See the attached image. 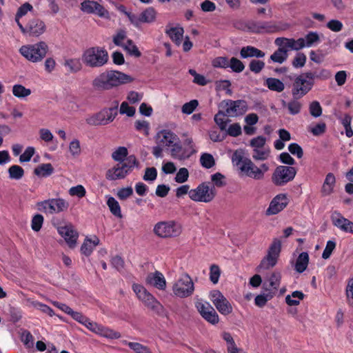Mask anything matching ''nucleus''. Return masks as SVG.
Returning <instances> with one entry per match:
<instances>
[{
    "instance_id": "1",
    "label": "nucleus",
    "mask_w": 353,
    "mask_h": 353,
    "mask_svg": "<svg viewBox=\"0 0 353 353\" xmlns=\"http://www.w3.org/2000/svg\"><path fill=\"white\" fill-rule=\"evenodd\" d=\"M232 162L242 175L254 180L263 179L265 172L269 170V165L267 163H263L260 167H257L250 159L243 157L241 150L234 152Z\"/></svg>"
},
{
    "instance_id": "2",
    "label": "nucleus",
    "mask_w": 353,
    "mask_h": 353,
    "mask_svg": "<svg viewBox=\"0 0 353 353\" xmlns=\"http://www.w3.org/2000/svg\"><path fill=\"white\" fill-rule=\"evenodd\" d=\"M134 79L118 70H105L97 76L92 81L97 90H109L121 85L131 83Z\"/></svg>"
},
{
    "instance_id": "3",
    "label": "nucleus",
    "mask_w": 353,
    "mask_h": 353,
    "mask_svg": "<svg viewBox=\"0 0 353 353\" xmlns=\"http://www.w3.org/2000/svg\"><path fill=\"white\" fill-rule=\"evenodd\" d=\"M83 62L90 68H100L109 60V55L104 47L92 46L87 48L82 54Z\"/></svg>"
},
{
    "instance_id": "4",
    "label": "nucleus",
    "mask_w": 353,
    "mask_h": 353,
    "mask_svg": "<svg viewBox=\"0 0 353 353\" xmlns=\"http://www.w3.org/2000/svg\"><path fill=\"white\" fill-rule=\"evenodd\" d=\"M183 228L180 223L174 220L161 221L154 225L152 232L161 239L176 238L182 233Z\"/></svg>"
},
{
    "instance_id": "5",
    "label": "nucleus",
    "mask_w": 353,
    "mask_h": 353,
    "mask_svg": "<svg viewBox=\"0 0 353 353\" xmlns=\"http://www.w3.org/2000/svg\"><path fill=\"white\" fill-rule=\"evenodd\" d=\"M132 290L137 299L151 311L158 315H163L165 312L163 305L143 285L134 283Z\"/></svg>"
},
{
    "instance_id": "6",
    "label": "nucleus",
    "mask_w": 353,
    "mask_h": 353,
    "mask_svg": "<svg viewBox=\"0 0 353 353\" xmlns=\"http://www.w3.org/2000/svg\"><path fill=\"white\" fill-rule=\"evenodd\" d=\"M48 51V46L45 41L23 46L19 49L20 54L27 60L37 63L41 61Z\"/></svg>"
},
{
    "instance_id": "7",
    "label": "nucleus",
    "mask_w": 353,
    "mask_h": 353,
    "mask_svg": "<svg viewBox=\"0 0 353 353\" xmlns=\"http://www.w3.org/2000/svg\"><path fill=\"white\" fill-rule=\"evenodd\" d=\"M137 165L134 157H129L125 162L118 163L116 165L107 170L105 177L110 181H116L124 179Z\"/></svg>"
},
{
    "instance_id": "8",
    "label": "nucleus",
    "mask_w": 353,
    "mask_h": 353,
    "mask_svg": "<svg viewBox=\"0 0 353 353\" xmlns=\"http://www.w3.org/2000/svg\"><path fill=\"white\" fill-rule=\"evenodd\" d=\"M69 206V202L61 197L46 199L37 203V210L47 214H60L67 211Z\"/></svg>"
},
{
    "instance_id": "9",
    "label": "nucleus",
    "mask_w": 353,
    "mask_h": 353,
    "mask_svg": "<svg viewBox=\"0 0 353 353\" xmlns=\"http://www.w3.org/2000/svg\"><path fill=\"white\" fill-rule=\"evenodd\" d=\"M314 85L312 71L302 73L295 78L292 94L295 98L302 97L312 90Z\"/></svg>"
},
{
    "instance_id": "10",
    "label": "nucleus",
    "mask_w": 353,
    "mask_h": 353,
    "mask_svg": "<svg viewBox=\"0 0 353 353\" xmlns=\"http://www.w3.org/2000/svg\"><path fill=\"white\" fill-rule=\"evenodd\" d=\"M216 195L215 188L206 182L200 183L189 192L190 199L195 202L210 203L214 200Z\"/></svg>"
},
{
    "instance_id": "11",
    "label": "nucleus",
    "mask_w": 353,
    "mask_h": 353,
    "mask_svg": "<svg viewBox=\"0 0 353 353\" xmlns=\"http://www.w3.org/2000/svg\"><path fill=\"white\" fill-rule=\"evenodd\" d=\"M281 250V241L278 239H274L268 248V254L261 260L259 265L258 266V272L269 270L275 266L277 263Z\"/></svg>"
},
{
    "instance_id": "12",
    "label": "nucleus",
    "mask_w": 353,
    "mask_h": 353,
    "mask_svg": "<svg viewBox=\"0 0 353 353\" xmlns=\"http://www.w3.org/2000/svg\"><path fill=\"white\" fill-rule=\"evenodd\" d=\"M118 103L114 107L105 108L97 114L88 117L86 123L90 125H105L114 121L118 114Z\"/></svg>"
},
{
    "instance_id": "13",
    "label": "nucleus",
    "mask_w": 353,
    "mask_h": 353,
    "mask_svg": "<svg viewBox=\"0 0 353 353\" xmlns=\"http://www.w3.org/2000/svg\"><path fill=\"white\" fill-rule=\"evenodd\" d=\"M290 27L284 21H259L250 25V29L256 33H274L288 30Z\"/></svg>"
},
{
    "instance_id": "14",
    "label": "nucleus",
    "mask_w": 353,
    "mask_h": 353,
    "mask_svg": "<svg viewBox=\"0 0 353 353\" xmlns=\"http://www.w3.org/2000/svg\"><path fill=\"white\" fill-rule=\"evenodd\" d=\"M250 145L252 149V157L255 161H265L270 156V149L266 145V138L258 136L252 139Z\"/></svg>"
},
{
    "instance_id": "15",
    "label": "nucleus",
    "mask_w": 353,
    "mask_h": 353,
    "mask_svg": "<svg viewBox=\"0 0 353 353\" xmlns=\"http://www.w3.org/2000/svg\"><path fill=\"white\" fill-rule=\"evenodd\" d=\"M296 174V170L292 166L279 165L272 175V181L276 186H283L292 181Z\"/></svg>"
},
{
    "instance_id": "16",
    "label": "nucleus",
    "mask_w": 353,
    "mask_h": 353,
    "mask_svg": "<svg viewBox=\"0 0 353 353\" xmlns=\"http://www.w3.org/2000/svg\"><path fill=\"white\" fill-rule=\"evenodd\" d=\"M194 290V283L188 274L182 275L172 286L173 293L180 298L191 296Z\"/></svg>"
},
{
    "instance_id": "17",
    "label": "nucleus",
    "mask_w": 353,
    "mask_h": 353,
    "mask_svg": "<svg viewBox=\"0 0 353 353\" xmlns=\"http://www.w3.org/2000/svg\"><path fill=\"white\" fill-rule=\"evenodd\" d=\"M210 299L221 314L228 315L232 312L231 303L220 291L212 290L210 293Z\"/></svg>"
},
{
    "instance_id": "18",
    "label": "nucleus",
    "mask_w": 353,
    "mask_h": 353,
    "mask_svg": "<svg viewBox=\"0 0 353 353\" xmlns=\"http://www.w3.org/2000/svg\"><path fill=\"white\" fill-rule=\"evenodd\" d=\"M19 28L25 34L32 37H39L46 32V26L40 19L32 18L25 27L22 24H19Z\"/></svg>"
},
{
    "instance_id": "19",
    "label": "nucleus",
    "mask_w": 353,
    "mask_h": 353,
    "mask_svg": "<svg viewBox=\"0 0 353 353\" xmlns=\"http://www.w3.org/2000/svg\"><path fill=\"white\" fill-rule=\"evenodd\" d=\"M195 306L201 316L205 321L212 325H215L219 323V315L208 302L200 300L196 302Z\"/></svg>"
},
{
    "instance_id": "20",
    "label": "nucleus",
    "mask_w": 353,
    "mask_h": 353,
    "mask_svg": "<svg viewBox=\"0 0 353 353\" xmlns=\"http://www.w3.org/2000/svg\"><path fill=\"white\" fill-rule=\"evenodd\" d=\"M57 232L64 239L70 248L74 249L77 247L79 232L72 223L59 226L57 228Z\"/></svg>"
},
{
    "instance_id": "21",
    "label": "nucleus",
    "mask_w": 353,
    "mask_h": 353,
    "mask_svg": "<svg viewBox=\"0 0 353 353\" xmlns=\"http://www.w3.org/2000/svg\"><path fill=\"white\" fill-rule=\"evenodd\" d=\"M225 110L226 115L230 117H234L243 115L248 110V105L244 100H226L224 101Z\"/></svg>"
},
{
    "instance_id": "22",
    "label": "nucleus",
    "mask_w": 353,
    "mask_h": 353,
    "mask_svg": "<svg viewBox=\"0 0 353 353\" xmlns=\"http://www.w3.org/2000/svg\"><path fill=\"white\" fill-rule=\"evenodd\" d=\"M83 325L90 331L108 339H119L121 336L120 333L107 327H104L100 324H98L97 323L91 321L88 318L86 321V323H85Z\"/></svg>"
},
{
    "instance_id": "23",
    "label": "nucleus",
    "mask_w": 353,
    "mask_h": 353,
    "mask_svg": "<svg viewBox=\"0 0 353 353\" xmlns=\"http://www.w3.org/2000/svg\"><path fill=\"white\" fill-rule=\"evenodd\" d=\"M288 199L285 194H279L271 201L266 213L268 215L276 214L282 211L288 204Z\"/></svg>"
},
{
    "instance_id": "24",
    "label": "nucleus",
    "mask_w": 353,
    "mask_h": 353,
    "mask_svg": "<svg viewBox=\"0 0 353 353\" xmlns=\"http://www.w3.org/2000/svg\"><path fill=\"white\" fill-rule=\"evenodd\" d=\"M81 10L84 12L94 13L101 17H108V12L103 6L94 1L85 0L81 3Z\"/></svg>"
},
{
    "instance_id": "25",
    "label": "nucleus",
    "mask_w": 353,
    "mask_h": 353,
    "mask_svg": "<svg viewBox=\"0 0 353 353\" xmlns=\"http://www.w3.org/2000/svg\"><path fill=\"white\" fill-rule=\"evenodd\" d=\"M331 220L333 225L341 231L353 234V222L343 216L339 212H333Z\"/></svg>"
},
{
    "instance_id": "26",
    "label": "nucleus",
    "mask_w": 353,
    "mask_h": 353,
    "mask_svg": "<svg viewBox=\"0 0 353 353\" xmlns=\"http://www.w3.org/2000/svg\"><path fill=\"white\" fill-rule=\"evenodd\" d=\"M146 283L160 290H164L166 288V281L163 274L159 271H155L148 274Z\"/></svg>"
},
{
    "instance_id": "27",
    "label": "nucleus",
    "mask_w": 353,
    "mask_h": 353,
    "mask_svg": "<svg viewBox=\"0 0 353 353\" xmlns=\"http://www.w3.org/2000/svg\"><path fill=\"white\" fill-rule=\"evenodd\" d=\"M177 139V136L168 130H161L157 135V143L163 146L171 147Z\"/></svg>"
},
{
    "instance_id": "28",
    "label": "nucleus",
    "mask_w": 353,
    "mask_h": 353,
    "mask_svg": "<svg viewBox=\"0 0 353 353\" xmlns=\"http://www.w3.org/2000/svg\"><path fill=\"white\" fill-rule=\"evenodd\" d=\"M99 243V239L97 236H93L92 238L86 236L80 248L81 254L85 256H90Z\"/></svg>"
},
{
    "instance_id": "29",
    "label": "nucleus",
    "mask_w": 353,
    "mask_h": 353,
    "mask_svg": "<svg viewBox=\"0 0 353 353\" xmlns=\"http://www.w3.org/2000/svg\"><path fill=\"white\" fill-rule=\"evenodd\" d=\"M336 184V178L332 173H328L321 188V194L323 196H329L334 192Z\"/></svg>"
},
{
    "instance_id": "30",
    "label": "nucleus",
    "mask_w": 353,
    "mask_h": 353,
    "mask_svg": "<svg viewBox=\"0 0 353 353\" xmlns=\"http://www.w3.org/2000/svg\"><path fill=\"white\" fill-rule=\"evenodd\" d=\"M171 147L172 157L179 160L188 159L194 153V151H188L186 149H183L179 143H174Z\"/></svg>"
},
{
    "instance_id": "31",
    "label": "nucleus",
    "mask_w": 353,
    "mask_h": 353,
    "mask_svg": "<svg viewBox=\"0 0 353 353\" xmlns=\"http://www.w3.org/2000/svg\"><path fill=\"white\" fill-rule=\"evenodd\" d=\"M240 55L243 59L248 57L261 58L265 56V53L255 47L248 46L241 48Z\"/></svg>"
},
{
    "instance_id": "32",
    "label": "nucleus",
    "mask_w": 353,
    "mask_h": 353,
    "mask_svg": "<svg viewBox=\"0 0 353 353\" xmlns=\"http://www.w3.org/2000/svg\"><path fill=\"white\" fill-rule=\"evenodd\" d=\"M264 85L266 86L269 90L281 92L285 89V84L283 81L276 78L269 77L265 80Z\"/></svg>"
},
{
    "instance_id": "33",
    "label": "nucleus",
    "mask_w": 353,
    "mask_h": 353,
    "mask_svg": "<svg viewBox=\"0 0 353 353\" xmlns=\"http://www.w3.org/2000/svg\"><path fill=\"white\" fill-rule=\"evenodd\" d=\"M166 34L177 46H179L182 41V37L184 32L181 27H172L166 29Z\"/></svg>"
},
{
    "instance_id": "34",
    "label": "nucleus",
    "mask_w": 353,
    "mask_h": 353,
    "mask_svg": "<svg viewBox=\"0 0 353 353\" xmlns=\"http://www.w3.org/2000/svg\"><path fill=\"white\" fill-rule=\"evenodd\" d=\"M309 263V255L307 252H301L296 259L294 269L299 273L303 272Z\"/></svg>"
},
{
    "instance_id": "35",
    "label": "nucleus",
    "mask_w": 353,
    "mask_h": 353,
    "mask_svg": "<svg viewBox=\"0 0 353 353\" xmlns=\"http://www.w3.org/2000/svg\"><path fill=\"white\" fill-rule=\"evenodd\" d=\"M54 172V168L50 163H43L38 165L34 170V173L39 177H47L51 175Z\"/></svg>"
},
{
    "instance_id": "36",
    "label": "nucleus",
    "mask_w": 353,
    "mask_h": 353,
    "mask_svg": "<svg viewBox=\"0 0 353 353\" xmlns=\"http://www.w3.org/2000/svg\"><path fill=\"white\" fill-rule=\"evenodd\" d=\"M107 205L113 215L119 218L122 217L120 205L114 197L108 196Z\"/></svg>"
},
{
    "instance_id": "37",
    "label": "nucleus",
    "mask_w": 353,
    "mask_h": 353,
    "mask_svg": "<svg viewBox=\"0 0 353 353\" xmlns=\"http://www.w3.org/2000/svg\"><path fill=\"white\" fill-rule=\"evenodd\" d=\"M305 295L301 291H294L291 295H287L285 302L288 305H298L300 301L303 299Z\"/></svg>"
},
{
    "instance_id": "38",
    "label": "nucleus",
    "mask_w": 353,
    "mask_h": 353,
    "mask_svg": "<svg viewBox=\"0 0 353 353\" xmlns=\"http://www.w3.org/2000/svg\"><path fill=\"white\" fill-rule=\"evenodd\" d=\"M155 10L152 8H149L141 13L138 21L142 23H152L155 20Z\"/></svg>"
},
{
    "instance_id": "39",
    "label": "nucleus",
    "mask_w": 353,
    "mask_h": 353,
    "mask_svg": "<svg viewBox=\"0 0 353 353\" xmlns=\"http://www.w3.org/2000/svg\"><path fill=\"white\" fill-rule=\"evenodd\" d=\"M64 66L72 73L80 71L82 68V64L79 59H68L64 62Z\"/></svg>"
},
{
    "instance_id": "40",
    "label": "nucleus",
    "mask_w": 353,
    "mask_h": 353,
    "mask_svg": "<svg viewBox=\"0 0 353 353\" xmlns=\"http://www.w3.org/2000/svg\"><path fill=\"white\" fill-rule=\"evenodd\" d=\"M31 92L30 89L26 88L20 84H16L12 87L13 95L19 99H23L28 97Z\"/></svg>"
},
{
    "instance_id": "41",
    "label": "nucleus",
    "mask_w": 353,
    "mask_h": 353,
    "mask_svg": "<svg viewBox=\"0 0 353 353\" xmlns=\"http://www.w3.org/2000/svg\"><path fill=\"white\" fill-rule=\"evenodd\" d=\"M281 281V274L280 272L275 271L273 272L270 277L268 278V283L270 290H277L279 287L280 286Z\"/></svg>"
},
{
    "instance_id": "42",
    "label": "nucleus",
    "mask_w": 353,
    "mask_h": 353,
    "mask_svg": "<svg viewBox=\"0 0 353 353\" xmlns=\"http://www.w3.org/2000/svg\"><path fill=\"white\" fill-rule=\"evenodd\" d=\"M8 174H9V178L10 179L19 180L24 175V170H23V169L21 166H19L18 165H11L8 168Z\"/></svg>"
},
{
    "instance_id": "43",
    "label": "nucleus",
    "mask_w": 353,
    "mask_h": 353,
    "mask_svg": "<svg viewBox=\"0 0 353 353\" xmlns=\"http://www.w3.org/2000/svg\"><path fill=\"white\" fill-rule=\"evenodd\" d=\"M288 57V53L285 50L278 48L270 57V60L276 63L281 64L285 62Z\"/></svg>"
},
{
    "instance_id": "44",
    "label": "nucleus",
    "mask_w": 353,
    "mask_h": 353,
    "mask_svg": "<svg viewBox=\"0 0 353 353\" xmlns=\"http://www.w3.org/2000/svg\"><path fill=\"white\" fill-rule=\"evenodd\" d=\"M292 39L285 38V37H279L276 38L274 41V43L276 46H279L283 50H285L286 53L289 50H292Z\"/></svg>"
},
{
    "instance_id": "45",
    "label": "nucleus",
    "mask_w": 353,
    "mask_h": 353,
    "mask_svg": "<svg viewBox=\"0 0 353 353\" xmlns=\"http://www.w3.org/2000/svg\"><path fill=\"white\" fill-rule=\"evenodd\" d=\"M122 48L130 55L134 56L135 57H139L141 55L138 48L131 39H128Z\"/></svg>"
},
{
    "instance_id": "46",
    "label": "nucleus",
    "mask_w": 353,
    "mask_h": 353,
    "mask_svg": "<svg viewBox=\"0 0 353 353\" xmlns=\"http://www.w3.org/2000/svg\"><path fill=\"white\" fill-rule=\"evenodd\" d=\"M33 9V7L29 3H25L21 6H20L18 9L15 17V21L19 27V24H21L19 19L22 17L25 16L29 11H31Z\"/></svg>"
},
{
    "instance_id": "47",
    "label": "nucleus",
    "mask_w": 353,
    "mask_h": 353,
    "mask_svg": "<svg viewBox=\"0 0 353 353\" xmlns=\"http://www.w3.org/2000/svg\"><path fill=\"white\" fill-rule=\"evenodd\" d=\"M305 48H310L318 43L320 40L319 36L316 32H310L303 38Z\"/></svg>"
},
{
    "instance_id": "48",
    "label": "nucleus",
    "mask_w": 353,
    "mask_h": 353,
    "mask_svg": "<svg viewBox=\"0 0 353 353\" xmlns=\"http://www.w3.org/2000/svg\"><path fill=\"white\" fill-rule=\"evenodd\" d=\"M128 155V150L125 147L118 148L112 154V159L119 163L125 162L124 159Z\"/></svg>"
},
{
    "instance_id": "49",
    "label": "nucleus",
    "mask_w": 353,
    "mask_h": 353,
    "mask_svg": "<svg viewBox=\"0 0 353 353\" xmlns=\"http://www.w3.org/2000/svg\"><path fill=\"white\" fill-rule=\"evenodd\" d=\"M68 194L71 196H77L79 199H81L85 196L86 190L82 185H77L71 187L68 190Z\"/></svg>"
},
{
    "instance_id": "50",
    "label": "nucleus",
    "mask_w": 353,
    "mask_h": 353,
    "mask_svg": "<svg viewBox=\"0 0 353 353\" xmlns=\"http://www.w3.org/2000/svg\"><path fill=\"white\" fill-rule=\"evenodd\" d=\"M226 115V112H223L222 111H219L214 116V121L215 123L219 125V128L221 130H226L227 124L229 120H225V117Z\"/></svg>"
},
{
    "instance_id": "51",
    "label": "nucleus",
    "mask_w": 353,
    "mask_h": 353,
    "mask_svg": "<svg viewBox=\"0 0 353 353\" xmlns=\"http://www.w3.org/2000/svg\"><path fill=\"white\" fill-rule=\"evenodd\" d=\"M229 68L234 72H241L245 69L243 63L235 57H232L230 59Z\"/></svg>"
},
{
    "instance_id": "52",
    "label": "nucleus",
    "mask_w": 353,
    "mask_h": 353,
    "mask_svg": "<svg viewBox=\"0 0 353 353\" xmlns=\"http://www.w3.org/2000/svg\"><path fill=\"white\" fill-rule=\"evenodd\" d=\"M200 162L201 165L205 168H211L215 164L214 157L208 153H204L201 156Z\"/></svg>"
},
{
    "instance_id": "53",
    "label": "nucleus",
    "mask_w": 353,
    "mask_h": 353,
    "mask_svg": "<svg viewBox=\"0 0 353 353\" xmlns=\"http://www.w3.org/2000/svg\"><path fill=\"white\" fill-rule=\"evenodd\" d=\"M312 74L313 75V81H315V79H319V80H326L331 77L332 74L331 72L326 69H320L316 71H312Z\"/></svg>"
},
{
    "instance_id": "54",
    "label": "nucleus",
    "mask_w": 353,
    "mask_h": 353,
    "mask_svg": "<svg viewBox=\"0 0 353 353\" xmlns=\"http://www.w3.org/2000/svg\"><path fill=\"white\" fill-rule=\"evenodd\" d=\"M69 152L74 157H78L81 152L80 141L77 139H74L69 144Z\"/></svg>"
},
{
    "instance_id": "55",
    "label": "nucleus",
    "mask_w": 353,
    "mask_h": 353,
    "mask_svg": "<svg viewBox=\"0 0 353 353\" xmlns=\"http://www.w3.org/2000/svg\"><path fill=\"white\" fill-rule=\"evenodd\" d=\"M43 216L41 214H37L34 215L31 220V228L34 232H39L43 223Z\"/></svg>"
},
{
    "instance_id": "56",
    "label": "nucleus",
    "mask_w": 353,
    "mask_h": 353,
    "mask_svg": "<svg viewBox=\"0 0 353 353\" xmlns=\"http://www.w3.org/2000/svg\"><path fill=\"white\" fill-rule=\"evenodd\" d=\"M272 297L273 295L270 293L257 295L254 299V303L256 306L263 307Z\"/></svg>"
},
{
    "instance_id": "57",
    "label": "nucleus",
    "mask_w": 353,
    "mask_h": 353,
    "mask_svg": "<svg viewBox=\"0 0 353 353\" xmlns=\"http://www.w3.org/2000/svg\"><path fill=\"white\" fill-rule=\"evenodd\" d=\"M199 105V102L196 99L191 100L190 101L185 103L181 108V111L183 114H190Z\"/></svg>"
},
{
    "instance_id": "58",
    "label": "nucleus",
    "mask_w": 353,
    "mask_h": 353,
    "mask_svg": "<svg viewBox=\"0 0 353 353\" xmlns=\"http://www.w3.org/2000/svg\"><path fill=\"white\" fill-rule=\"evenodd\" d=\"M189 177V172L187 168H181L177 172L174 180L179 183H183L188 181Z\"/></svg>"
},
{
    "instance_id": "59",
    "label": "nucleus",
    "mask_w": 353,
    "mask_h": 353,
    "mask_svg": "<svg viewBox=\"0 0 353 353\" xmlns=\"http://www.w3.org/2000/svg\"><path fill=\"white\" fill-rule=\"evenodd\" d=\"M136 109L132 106H130L128 103L123 101L121 103L119 112L121 114H126L128 117H133L135 114Z\"/></svg>"
},
{
    "instance_id": "60",
    "label": "nucleus",
    "mask_w": 353,
    "mask_h": 353,
    "mask_svg": "<svg viewBox=\"0 0 353 353\" xmlns=\"http://www.w3.org/2000/svg\"><path fill=\"white\" fill-rule=\"evenodd\" d=\"M309 111L310 114L314 117H319L322 114V108L319 102L316 101H312L309 105Z\"/></svg>"
},
{
    "instance_id": "61",
    "label": "nucleus",
    "mask_w": 353,
    "mask_h": 353,
    "mask_svg": "<svg viewBox=\"0 0 353 353\" xmlns=\"http://www.w3.org/2000/svg\"><path fill=\"white\" fill-rule=\"evenodd\" d=\"M306 56L304 53L299 52L296 54L295 57L292 61V65L295 68H303L306 62Z\"/></svg>"
},
{
    "instance_id": "62",
    "label": "nucleus",
    "mask_w": 353,
    "mask_h": 353,
    "mask_svg": "<svg viewBox=\"0 0 353 353\" xmlns=\"http://www.w3.org/2000/svg\"><path fill=\"white\" fill-rule=\"evenodd\" d=\"M212 65L215 68H228L230 60L225 57H218L212 61Z\"/></svg>"
},
{
    "instance_id": "63",
    "label": "nucleus",
    "mask_w": 353,
    "mask_h": 353,
    "mask_svg": "<svg viewBox=\"0 0 353 353\" xmlns=\"http://www.w3.org/2000/svg\"><path fill=\"white\" fill-rule=\"evenodd\" d=\"M128 345L136 353H151L149 348L141 343L135 342H129Z\"/></svg>"
},
{
    "instance_id": "64",
    "label": "nucleus",
    "mask_w": 353,
    "mask_h": 353,
    "mask_svg": "<svg viewBox=\"0 0 353 353\" xmlns=\"http://www.w3.org/2000/svg\"><path fill=\"white\" fill-rule=\"evenodd\" d=\"M345 294L347 303L353 307V277L347 281Z\"/></svg>"
}]
</instances>
